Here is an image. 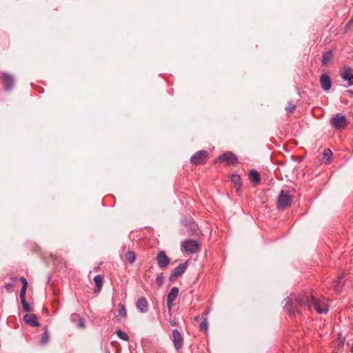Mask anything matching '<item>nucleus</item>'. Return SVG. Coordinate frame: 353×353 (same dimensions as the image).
Wrapping results in <instances>:
<instances>
[{
  "label": "nucleus",
  "instance_id": "f257e3e1",
  "mask_svg": "<svg viewBox=\"0 0 353 353\" xmlns=\"http://www.w3.org/2000/svg\"><path fill=\"white\" fill-rule=\"evenodd\" d=\"M297 304L306 305L308 310L312 307L319 314H325L328 312L329 306L325 301L316 299L313 294L307 292L304 293V296L296 299Z\"/></svg>",
  "mask_w": 353,
  "mask_h": 353
},
{
  "label": "nucleus",
  "instance_id": "f03ea898",
  "mask_svg": "<svg viewBox=\"0 0 353 353\" xmlns=\"http://www.w3.org/2000/svg\"><path fill=\"white\" fill-rule=\"evenodd\" d=\"M304 293L300 294L299 296H294V297H288L287 301L285 304L284 308L287 310V312L290 314L293 315L296 312H299V309L302 307H306V305H301L297 304L296 299L303 297Z\"/></svg>",
  "mask_w": 353,
  "mask_h": 353
},
{
  "label": "nucleus",
  "instance_id": "7ed1b4c3",
  "mask_svg": "<svg viewBox=\"0 0 353 353\" xmlns=\"http://www.w3.org/2000/svg\"><path fill=\"white\" fill-rule=\"evenodd\" d=\"M292 202V196L289 191L282 190L278 196L277 208L285 209L289 207Z\"/></svg>",
  "mask_w": 353,
  "mask_h": 353
},
{
  "label": "nucleus",
  "instance_id": "20e7f679",
  "mask_svg": "<svg viewBox=\"0 0 353 353\" xmlns=\"http://www.w3.org/2000/svg\"><path fill=\"white\" fill-rule=\"evenodd\" d=\"M181 250L184 252L194 254L200 250V245L196 241L186 240L182 244Z\"/></svg>",
  "mask_w": 353,
  "mask_h": 353
},
{
  "label": "nucleus",
  "instance_id": "39448f33",
  "mask_svg": "<svg viewBox=\"0 0 353 353\" xmlns=\"http://www.w3.org/2000/svg\"><path fill=\"white\" fill-rule=\"evenodd\" d=\"M330 123L336 129H341L347 125V119L345 115L336 114L330 120Z\"/></svg>",
  "mask_w": 353,
  "mask_h": 353
},
{
  "label": "nucleus",
  "instance_id": "423d86ee",
  "mask_svg": "<svg viewBox=\"0 0 353 353\" xmlns=\"http://www.w3.org/2000/svg\"><path fill=\"white\" fill-rule=\"evenodd\" d=\"M208 156L205 150H200L191 157L190 162L195 165L203 163L207 160Z\"/></svg>",
  "mask_w": 353,
  "mask_h": 353
},
{
  "label": "nucleus",
  "instance_id": "0eeeda50",
  "mask_svg": "<svg viewBox=\"0 0 353 353\" xmlns=\"http://www.w3.org/2000/svg\"><path fill=\"white\" fill-rule=\"evenodd\" d=\"M156 260L158 265L161 269L167 268L170 262V259L168 258L164 251H161L158 253L156 256Z\"/></svg>",
  "mask_w": 353,
  "mask_h": 353
},
{
  "label": "nucleus",
  "instance_id": "6e6552de",
  "mask_svg": "<svg viewBox=\"0 0 353 353\" xmlns=\"http://www.w3.org/2000/svg\"><path fill=\"white\" fill-rule=\"evenodd\" d=\"M1 80L6 90L10 91L12 89L14 84V79L12 75L3 72L1 74Z\"/></svg>",
  "mask_w": 353,
  "mask_h": 353
},
{
  "label": "nucleus",
  "instance_id": "1a4fd4ad",
  "mask_svg": "<svg viewBox=\"0 0 353 353\" xmlns=\"http://www.w3.org/2000/svg\"><path fill=\"white\" fill-rule=\"evenodd\" d=\"M172 342L176 350H179L183 346V336L176 329H174L172 331Z\"/></svg>",
  "mask_w": 353,
  "mask_h": 353
},
{
  "label": "nucleus",
  "instance_id": "9d476101",
  "mask_svg": "<svg viewBox=\"0 0 353 353\" xmlns=\"http://www.w3.org/2000/svg\"><path fill=\"white\" fill-rule=\"evenodd\" d=\"M341 78L347 81L349 85H353V69L350 67H344L341 73Z\"/></svg>",
  "mask_w": 353,
  "mask_h": 353
},
{
  "label": "nucleus",
  "instance_id": "9b49d317",
  "mask_svg": "<svg viewBox=\"0 0 353 353\" xmlns=\"http://www.w3.org/2000/svg\"><path fill=\"white\" fill-rule=\"evenodd\" d=\"M237 157L232 152H226L222 156H220L217 159L216 162L225 161L228 164H234L237 162Z\"/></svg>",
  "mask_w": 353,
  "mask_h": 353
},
{
  "label": "nucleus",
  "instance_id": "f8f14e48",
  "mask_svg": "<svg viewBox=\"0 0 353 353\" xmlns=\"http://www.w3.org/2000/svg\"><path fill=\"white\" fill-rule=\"evenodd\" d=\"M178 294L179 288L177 287H172L167 296V305L169 309L172 307V304L173 301L176 299Z\"/></svg>",
  "mask_w": 353,
  "mask_h": 353
},
{
  "label": "nucleus",
  "instance_id": "ddd939ff",
  "mask_svg": "<svg viewBox=\"0 0 353 353\" xmlns=\"http://www.w3.org/2000/svg\"><path fill=\"white\" fill-rule=\"evenodd\" d=\"M320 83L323 90L327 91L331 88L332 81L329 75L324 74L320 77Z\"/></svg>",
  "mask_w": 353,
  "mask_h": 353
},
{
  "label": "nucleus",
  "instance_id": "4468645a",
  "mask_svg": "<svg viewBox=\"0 0 353 353\" xmlns=\"http://www.w3.org/2000/svg\"><path fill=\"white\" fill-rule=\"evenodd\" d=\"M187 268V262L179 264L170 274V279L177 278L181 276Z\"/></svg>",
  "mask_w": 353,
  "mask_h": 353
},
{
  "label": "nucleus",
  "instance_id": "2eb2a0df",
  "mask_svg": "<svg viewBox=\"0 0 353 353\" xmlns=\"http://www.w3.org/2000/svg\"><path fill=\"white\" fill-rule=\"evenodd\" d=\"M137 308L142 313H145L148 310V303L145 297L138 299L136 302Z\"/></svg>",
  "mask_w": 353,
  "mask_h": 353
},
{
  "label": "nucleus",
  "instance_id": "dca6fc26",
  "mask_svg": "<svg viewBox=\"0 0 353 353\" xmlns=\"http://www.w3.org/2000/svg\"><path fill=\"white\" fill-rule=\"evenodd\" d=\"M23 319L25 322L32 326L37 327L39 325V323L37 321V317L34 314H26Z\"/></svg>",
  "mask_w": 353,
  "mask_h": 353
},
{
  "label": "nucleus",
  "instance_id": "f3484780",
  "mask_svg": "<svg viewBox=\"0 0 353 353\" xmlns=\"http://www.w3.org/2000/svg\"><path fill=\"white\" fill-rule=\"evenodd\" d=\"M94 281L95 283V287L94 288V292H99L101 291L103 283V278L100 275H97L94 277Z\"/></svg>",
  "mask_w": 353,
  "mask_h": 353
},
{
  "label": "nucleus",
  "instance_id": "a211bd4d",
  "mask_svg": "<svg viewBox=\"0 0 353 353\" xmlns=\"http://www.w3.org/2000/svg\"><path fill=\"white\" fill-rule=\"evenodd\" d=\"M250 179L254 184L259 183L261 179L259 172L255 170H251L250 172Z\"/></svg>",
  "mask_w": 353,
  "mask_h": 353
},
{
  "label": "nucleus",
  "instance_id": "6ab92c4d",
  "mask_svg": "<svg viewBox=\"0 0 353 353\" xmlns=\"http://www.w3.org/2000/svg\"><path fill=\"white\" fill-rule=\"evenodd\" d=\"M231 181L234 184L236 190H239L241 185L240 176L238 174H232L231 176Z\"/></svg>",
  "mask_w": 353,
  "mask_h": 353
},
{
  "label": "nucleus",
  "instance_id": "aec40b11",
  "mask_svg": "<svg viewBox=\"0 0 353 353\" xmlns=\"http://www.w3.org/2000/svg\"><path fill=\"white\" fill-rule=\"evenodd\" d=\"M117 312V318H125L127 316L126 310L123 303H119Z\"/></svg>",
  "mask_w": 353,
  "mask_h": 353
},
{
  "label": "nucleus",
  "instance_id": "412c9836",
  "mask_svg": "<svg viewBox=\"0 0 353 353\" xmlns=\"http://www.w3.org/2000/svg\"><path fill=\"white\" fill-rule=\"evenodd\" d=\"M332 59V52L331 51H327L323 54L322 57V64L327 65Z\"/></svg>",
  "mask_w": 353,
  "mask_h": 353
},
{
  "label": "nucleus",
  "instance_id": "4be33fe9",
  "mask_svg": "<svg viewBox=\"0 0 353 353\" xmlns=\"http://www.w3.org/2000/svg\"><path fill=\"white\" fill-rule=\"evenodd\" d=\"M49 341H50V333H49L48 330H47V328H46L42 334L40 343L43 345H45L49 342Z\"/></svg>",
  "mask_w": 353,
  "mask_h": 353
},
{
  "label": "nucleus",
  "instance_id": "5701e85b",
  "mask_svg": "<svg viewBox=\"0 0 353 353\" xmlns=\"http://www.w3.org/2000/svg\"><path fill=\"white\" fill-rule=\"evenodd\" d=\"M125 259L128 261L129 263L132 264L136 259V256L134 252L128 251L125 254Z\"/></svg>",
  "mask_w": 353,
  "mask_h": 353
},
{
  "label": "nucleus",
  "instance_id": "b1692460",
  "mask_svg": "<svg viewBox=\"0 0 353 353\" xmlns=\"http://www.w3.org/2000/svg\"><path fill=\"white\" fill-rule=\"evenodd\" d=\"M116 334L119 339L125 341H128L130 339L129 336L125 332H123L121 330H117Z\"/></svg>",
  "mask_w": 353,
  "mask_h": 353
},
{
  "label": "nucleus",
  "instance_id": "393cba45",
  "mask_svg": "<svg viewBox=\"0 0 353 353\" xmlns=\"http://www.w3.org/2000/svg\"><path fill=\"white\" fill-rule=\"evenodd\" d=\"M344 285L343 278L342 276H338L336 280L334 281V287L337 290L339 287Z\"/></svg>",
  "mask_w": 353,
  "mask_h": 353
},
{
  "label": "nucleus",
  "instance_id": "a878e982",
  "mask_svg": "<svg viewBox=\"0 0 353 353\" xmlns=\"http://www.w3.org/2000/svg\"><path fill=\"white\" fill-rule=\"evenodd\" d=\"M332 155V152L330 149H325L323 152V157L325 159V163L327 164L330 163V159Z\"/></svg>",
  "mask_w": 353,
  "mask_h": 353
},
{
  "label": "nucleus",
  "instance_id": "bb28decb",
  "mask_svg": "<svg viewBox=\"0 0 353 353\" xmlns=\"http://www.w3.org/2000/svg\"><path fill=\"white\" fill-rule=\"evenodd\" d=\"M208 329V322L207 319H204L199 325V330L206 332Z\"/></svg>",
  "mask_w": 353,
  "mask_h": 353
},
{
  "label": "nucleus",
  "instance_id": "cd10ccee",
  "mask_svg": "<svg viewBox=\"0 0 353 353\" xmlns=\"http://www.w3.org/2000/svg\"><path fill=\"white\" fill-rule=\"evenodd\" d=\"M285 110L288 112H292L295 110V105L293 104L292 102H289L288 105L285 108Z\"/></svg>",
  "mask_w": 353,
  "mask_h": 353
},
{
  "label": "nucleus",
  "instance_id": "c85d7f7f",
  "mask_svg": "<svg viewBox=\"0 0 353 353\" xmlns=\"http://www.w3.org/2000/svg\"><path fill=\"white\" fill-rule=\"evenodd\" d=\"M22 307H23V311H25L26 312H28L30 310V305H28V303L27 302L25 303H22Z\"/></svg>",
  "mask_w": 353,
  "mask_h": 353
},
{
  "label": "nucleus",
  "instance_id": "c756f323",
  "mask_svg": "<svg viewBox=\"0 0 353 353\" xmlns=\"http://www.w3.org/2000/svg\"><path fill=\"white\" fill-rule=\"evenodd\" d=\"M28 286H22L20 292V296H26V292Z\"/></svg>",
  "mask_w": 353,
  "mask_h": 353
},
{
  "label": "nucleus",
  "instance_id": "7c9ffc66",
  "mask_svg": "<svg viewBox=\"0 0 353 353\" xmlns=\"http://www.w3.org/2000/svg\"><path fill=\"white\" fill-rule=\"evenodd\" d=\"M20 281L22 283V286H28L27 280L24 277H21Z\"/></svg>",
  "mask_w": 353,
  "mask_h": 353
},
{
  "label": "nucleus",
  "instance_id": "2f4dec72",
  "mask_svg": "<svg viewBox=\"0 0 353 353\" xmlns=\"http://www.w3.org/2000/svg\"><path fill=\"white\" fill-rule=\"evenodd\" d=\"M6 289H7L8 291H10V290H11L12 289V288H13V285H12V284H11V283H8V284H6Z\"/></svg>",
  "mask_w": 353,
  "mask_h": 353
},
{
  "label": "nucleus",
  "instance_id": "473e14b6",
  "mask_svg": "<svg viewBox=\"0 0 353 353\" xmlns=\"http://www.w3.org/2000/svg\"><path fill=\"white\" fill-rule=\"evenodd\" d=\"M20 299H21V304L26 303V296H20Z\"/></svg>",
  "mask_w": 353,
  "mask_h": 353
},
{
  "label": "nucleus",
  "instance_id": "72a5a7b5",
  "mask_svg": "<svg viewBox=\"0 0 353 353\" xmlns=\"http://www.w3.org/2000/svg\"><path fill=\"white\" fill-rule=\"evenodd\" d=\"M79 325L81 327H84V322L82 319H80L79 320Z\"/></svg>",
  "mask_w": 353,
  "mask_h": 353
},
{
  "label": "nucleus",
  "instance_id": "f704fd0d",
  "mask_svg": "<svg viewBox=\"0 0 353 353\" xmlns=\"http://www.w3.org/2000/svg\"><path fill=\"white\" fill-rule=\"evenodd\" d=\"M352 23H353V17H352V19L347 23V26H350Z\"/></svg>",
  "mask_w": 353,
  "mask_h": 353
},
{
  "label": "nucleus",
  "instance_id": "c9c22d12",
  "mask_svg": "<svg viewBox=\"0 0 353 353\" xmlns=\"http://www.w3.org/2000/svg\"><path fill=\"white\" fill-rule=\"evenodd\" d=\"M199 319V316H196L194 318V321H198Z\"/></svg>",
  "mask_w": 353,
  "mask_h": 353
},
{
  "label": "nucleus",
  "instance_id": "e433bc0d",
  "mask_svg": "<svg viewBox=\"0 0 353 353\" xmlns=\"http://www.w3.org/2000/svg\"><path fill=\"white\" fill-rule=\"evenodd\" d=\"M351 352L353 353V343H352V348H351Z\"/></svg>",
  "mask_w": 353,
  "mask_h": 353
}]
</instances>
